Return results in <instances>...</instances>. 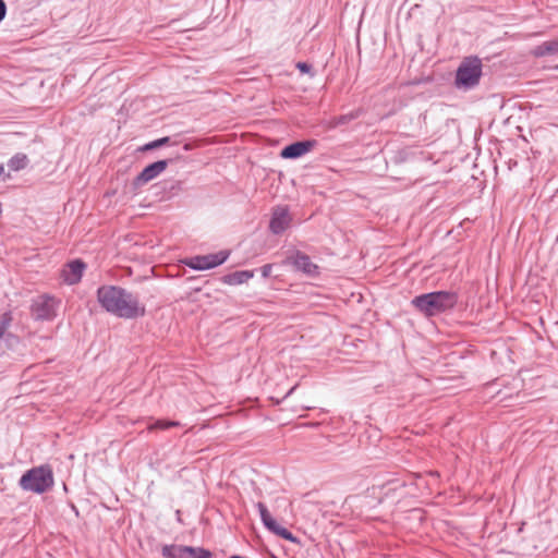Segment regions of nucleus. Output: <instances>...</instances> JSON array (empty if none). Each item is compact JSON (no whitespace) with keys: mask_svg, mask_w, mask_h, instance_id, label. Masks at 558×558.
<instances>
[{"mask_svg":"<svg viewBox=\"0 0 558 558\" xmlns=\"http://www.w3.org/2000/svg\"><path fill=\"white\" fill-rule=\"evenodd\" d=\"M482 76V61L477 57L464 58L456 73V86L461 89H471L480 83Z\"/></svg>","mask_w":558,"mask_h":558,"instance_id":"obj_4","label":"nucleus"},{"mask_svg":"<svg viewBox=\"0 0 558 558\" xmlns=\"http://www.w3.org/2000/svg\"><path fill=\"white\" fill-rule=\"evenodd\" d=\"M256 507L258 509L260 519L264 523V525L269 530L270 527H274L275 523L277 522L271 514L269 513L267 507L263 502H257Z\"/></svg>","mask_w":558,"mask_h":558,"instance_id":"obj_15","label":"nucleus"},{"mask_svg":"<svg viewBox=\"0 0 558 558\" xmlns=\"http://www.w3.org/2000/svg\"><path fill=\"white\" fill-rule=\"evenodd\" d=\"M4 172V167L3 165H0V175Z\"/></svg>","mask_w":558,"mask_h":558,"instance_id":"obj_26","label":"nucleus"},{"mask_svg":"<svg viewBox=\"0 0 558 558\" xmlns=\"http://www.w3.org/2000/svg\"><path fill=\"white\" fill-rule=\"evenodd\" d=\"M291 222V217L287 207H276L272 211V217L269 223V229L272 233H282Z\"/></svg>","mask_w":558,"mask_h":558,"instance_id":"obj_11","label":"nucleus"},{"mask_svg":"<svg viewBox=\"0 0 558 558\" xmlns=\"http://www.w3.org/2000/svg\"><path fill=\"white\" fill-rule=\"evenodd\" d=\"M180 423L177 422V421H163V420H159V421H156L154 424L149 425L148 426V429L149 430H155V429H167V428H170V427H175V426H179Z\"/></svg>","mask_w":558,"mask_h":558,"instance_id":"obj_18","label":"nucleus"},{"mask_svg":"<svg viewBox=\"0 0 558 558\" xmlns=\"http://www.w3.org/2000/svg\"><path fill=\"white\" fill-rule=\"evenodd\" d=\"M316 145L317 141L315 140L295 142L286 146L281 150L280 156L284 159H295L312 151L316 147Z\"/></svg>","mask_w":558,"mask_h":558,"instance_id":"obj_9","label":"nucleus"},{"mask_svg":"<svg viewBox=\"0 0 558 558\" xmlns=\"http://www.w3.org/2000/svg\"><path fill=\"white\" fill-rule=\"evenodd\" d=\"M293 265L296 269L302 270L303 272L307 275H314L316 274L317 266L312 263L311 258L303 254V253H296L293 256Z\"/></svg>","mask_w":558,"mask_h":558,"instance_id":"obj_12","label":"nucleus"},{"mask_svg":"<svg viewBox=\"0 0 558 558\" xmlns=\"http://www.w3.org/2000/svg\"><path fill=\"white\" fill-rule=\"evenodd\" d=\"M402 487H404V482L399 480L392 481L386 486L385 496H388L391 492H396Z\"/></svg>","mask_w":558,"mask_h":558,"instance_id":"obj_21","label":"nucleus"},{"mask_svg":"<svg viewBox=\"0 0 558 558\" xmlns=\"http://www.w3.org/2000/svg\"><path fill=\"white\" fill-rule=\"evenodd\" d=\"M27 162L28 159L26 155L17 154L9 160L8 165L12 170L19 171L21 169H24L27 166Z\"/></svg>","mask_w":558,"mask_h":558,"instance_id":"obj_16","label":"nucleus"},{"mask_svg":"<svg viewBox=\"0 0 558 558\" xmlns=\"http://www.w3.org/2000/svg\"><path fill=\"white\" fill-rule=\"evenodd\" d=\"M357 118V114L356 113H350V114H344V116H341L339 117L336 122H335V125H341V124H345L348 122H350L351 120Z\"/></svg>","mask_w":558,"mask_h":558,"instance_id":"obj_22","label":"nucleus"},{"mask_svg":"<svg viewBox=\"0 0 558 558\" xmlns=\"http://www.w3.org/2000/svg\"><path fill=\"white\" fill-rule=\"evenodd\" d=\"M168 167L167 160H158L145 167L142 172L134 179V186L141 187L148 183L149 181L157 178L160 173H162Z\"/></svg>","mask_w":558,"mask_h":558,"instance_id":"obj_8","label":"nucleus"},{"mask_svg":"<svg viewBox=\"0 0 558 558\" xmlns=\"http://www.w3.org/2000/svg\"><path fill=\"white\" fill-rule=\"evenodd\" d=\"M169 141H170L169 137H161V138H158L156 141H153V142L146 144L143 149L144 150L155 149V148H158V147H161V146L168 144Z\"/></svg>","mask_w":558,"mask_h":558,"instance_id":"obj_20","label":"nucleus"},{"mask_svg":"<svg viewBox=\"0 0 558 558\" xmlns=\"http://www.w3.org/2000/svg\"><path fill=\"white\" fill-rule=\"evenodd\" d=\"M271 269H272V266L270 264L264 265L260 268L263 277H265V278L268 277L271 272Z\"/></svg>","mask_w":558,"mask_h":558,"instance_id":"obj_24","label":"nucleus"},{"mask_svg":"<svg viewBox=\"0 0 558 558\" xmlns=\"http://www.w3.org/2000/svg\"><path fill=\"white\" fill-rule=\"evenodd\" d=\"M458 296L451 291H435L412 299L411 304L424 316L432 317L456 306Z\"/></svg>","mask_w":558,"mask_h":558,"instance_id":"obj_2","label":"nucleus"},{"mask_svg":"<svg viewBox=\"0 0 558 558\" xmlns=\"http://www.w3.org/2000/svg\"><path fill=\"white\" fill-rule=\"evenodd\" d=\"M254 277L252 270H239L222 277V282L229 286H238L247 282Z\"/></svg>","mask_w":558,"mask_h":558,"instance_id":"obj_13","label":"nucleus"},{"mask_svg":"<svg viewBox=\"0 0 558 558\" xmlns=\"http://www.w3.org/2000/svg\"><path fill=\"white\" fill-rule=\"evenodd\" d=\"M228 257V251H220L215 254L190 257L185 260V265L194 270H207L223 264Z\"/></svg>","mask_w":558,"mask_h":558,"instance_id":"obj_5","label":"nucleus"},{"mask_svg":"<svg viewBox=\"0 0 558 558\" xmlns=\"http://www.w3.org/2000/svg\"><path fill=\"white\" fill-rule=\"evenodd\" d=\"M269 531L287 541L298 543V538L289 530L282 527L277 522L275 523L274 527L269 529Z\"/></svg>","mask_w":558,"mask_h":558,"instance_id":"obj_17","label":"nucleus"},{"mask_svg":"<svg viewBox=\"0 0 558 558\" xmlns=\"http://www.w3.org/2000/svg\"><path fill=\"white\" fill-rule=\"evenodd\" d=\"M296 68L302 72V73H310L311 70H312V65H310L308 63L306 62H299L296 64Z\"/></svg>","mask_w":558,"mask_h":558,"instance_id":"obj_23","label":"nucleus"},{"mask_svg":"<svg viewBox=\"0 0 558 558\" xmlns=\"http://www.w3.org/2000/svg\"><path fill=\"white\" fill-rule=\"evenodd\" d=\"M162 556L166 558H211L209 550L201 547L183 545H166L162 547Z\"/></svg>","mask_w":558,"mask_h":558,"instance_id":"obj_6","label":"nucleus"},{"mask_svg":"<svg viewBox=\"0 0 558 558\" xmlns=\"http://www.w3.org/2000/svg\"><path fill=\"white\" fill-rule=\"evenodd\" d=\"M57 302L53 298L41 295L32 305V314L36 319L49 320L56 315Z\"/></svg>","mask_w":558,"mask_h":558,"instance_id":"obj_7","label":"nucleus"},{"mask_svg":"<svg viewBox=\"0 0 558 558\" xmlns=\"http://www.w3.org/2000/svg\"><path fill=\"white\" fill-rule=\"evenodd\" d=\"M86 265L81 259H75L68 263L62 271L61 277L68 284H76L81 281Z\"/></svg>","mask_w":558,"mask_h":558,"instance_id":"obj_10","label":"nucleus"},{"mask_svg":"<svg viewBox=\"0 0 558 558\" xmlns=\"http://www.w3.org/2000/svg\"><path fill=\"white\" fill-rule=\"evenodd\" d=\"M558 53V38L544 41L533 48L532 54L536 58Z\"/></svg>","mask_w":558,"mask_h":558,"instance_id":"obj_14","label":"nucleus"},{"mask_svg":"<svg viewBox=\"0 0 558 558\" xmlns=\"http://www.w3.org/2000/svg\"><path fill=\"white\" fill-rule=\"evenodd\" d=\"M7 5L3 0H0V22L5 17Z\"/></svg>","mask_w":558,"mask_h":558,"instance_id":"obj_25","label":"nucleus"},{"mask_svg":"<svg viewBox=\"0 0 558 558\" xmlns=\"http://www.w3.org/2000/svg\"><path fill=\"white\" fill-rule=\"evenodd\" d=\"M97 301L108 313L124 319L142 317L146 313L136 295L118 286L99 287Z\"/></svg>","mask_w":558,"mask_h":558,"instance_id":"obj_1","label":"nucleus"},{"mask_svg":"<svg viewBox=\"0 0 558 558\" xmlns=\"http://www.w3.org/2000/svg\"><path fill=\"white\" fill-rule=\"evenodd\" d=\"M19 483L26 492L43 494L52 487L53 474L49 466H37L25 472Z\"/></svg>","mask_w":558,"mask_h":558,"instance_id":"obj_3","label":"nucleus"},{"mask_svg":"<svg viewBox=\"0 0 558 558\" xmlns=\"http://www.w3.org/2000/svg\"><path fill=\"white\" fill-rule=\"evenodd\" d=\"M11 324V316L9 313H4L0 317V339L4 336L5 331L8 330L9 326Z\"/></svg>","mask_w":558,"mask_h":558,"instance_id":"obj_19","label":"nucleus"}]
</instances>
